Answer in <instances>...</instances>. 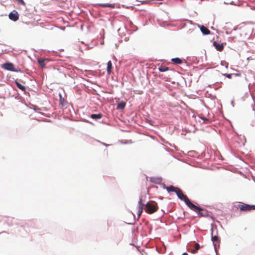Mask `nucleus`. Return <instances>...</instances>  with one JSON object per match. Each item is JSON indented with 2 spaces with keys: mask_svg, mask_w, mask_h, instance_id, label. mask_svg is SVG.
Wrapping results in <instances>:
<instances>
[{
  "mask_svg": "<svg viewBox=\"0 0 255 255\" xmlns=\"http://www.w3.org/2000/svg\"><path fill=\"white\" fill-rule=\"evenodd\" d=\"M176 193L178 197L181 200L184 201L185 203L187 205V206L190 209H192V208L196 209L195 207L194 206V204H193L192 203H191V202L190 201L189 199L187 197V196L186 195H185L183 193V192L180 188L178 189V190H177V191Z\"/></svg>",
  "mask_w": 255,
  "mask_h": 255,
  "instance_id": "f257e3e1",
  "label": "nucleus"
},
{
  "mask_svg": "<svg viewBox=\"0 0 255 255\" xmlns=\"http://www.w3.org/2000/svg\"><path fill=\"white\" fill-rule=\"evenodd\" d=\"M145 211L148 214H152L156 212L158 207L156 203L154 202H148L145 205Z\"/></svg>",
  "mask_w": 255,
  "mask_h": 255,
  "instance_id": "f03ea898",
  "label": "nucleus"
},
{
  "mask_svg": "<svg viewBox=\"0 0 255 255\" xmlns=\"http://www.w3.org/2000/svg\"><path fill=\"white\" fill-rule=\"evenodd\" d=\"M1 67L6 70L14 71V72H20V69H15L13 64L11 63H5L1 65Z\"/></svg>",
  "mask_w": 255,
  "mask_h": 255,
  "instance_id": "7ed1b4c3",
  "label": "nucleus"
},
{
  "mask_svg": "<svg viewBox=\"0 0 255 255\" xmlns=\"http://www.w3.org/2000/svg\"><path fill=\"white\" fill-rule=\"evenodd\" d=\"M194 206L195 207L196 209L192 208L190 209L198 213V216H199L200 217H206V216H207L208 213L206 210L195 205H194Z\"/></svg>",
  "mask_w": 255,
  "mask_h": 255,
  "instance_id": "20e7f679",
  "label": "nucleus"
},
{
  "mask_svg": "<svg viewBox=\"0 0 255 255\" xmlns=\"http://www.w3.org/2000/svg\"><path fill=\"white\" fill-rule=\"evenodd\" d=\"M239 208L241 211H249L252 210H255V205H250L243 203L239 205Z\"/></svg>",
  "mask_w": 255,
  "mask_h": 255,
  "instance_id": "39448f33",
  "label": "nucleus"
},
{
  "mask_svg": "<svg viewBox=\"0 0 255 255\" xmlns=\"http://www.w3.org/2000/svg\"><path fill=\"white\" fill-rule=\"evenodd\" d=\"M144 206V203H142V200L141 198L139 199L138 202L137 212V214L138 218H139L141 214L143 212V207Z\"/></svg>",
  "mask_w": 255,
  "mask_h": 255,
  "instance_id": "423d86ee",
  "label": "nucleus"
},
{
  "mask_svg": "<svg viewBox=\"0 0 255 255\" xmlns=\"http://www.w3.org/2000/svg\"><path fill=\"white\" fill-rule=\"evenodd\" d=\"M8 17L10 20L16 21L19 19V14L16 10H13L9 14Z\"/></svg>",
  "mask_w": 255,
  "mask_h": 255,
  "instance_id": "0eeeda50",
  "label": "nucleus"
},
{
  "mask_svg": "<svg viewBox=\"0 0 255 255\" xmlns=\"http://www.w3.org/2000/svg\"><path fill=\"white\" fill-rule=\"evenodd\" d=\"M212 241L213 243V244L215 246V248H216L217 244H218L219 243V239L218 238V236L217 235H213V229H212Z\"/></svg>",
  "mask_w": 255,
  "mask_h": 255,
  "instance_id": "6e6552de",
  "label": "nucleus"
},
{
  "mask_svg": "<svg viewBox=\"0 0 255 255\" xmlns=\"http://www.w3.org/2000/svg\"><path fill=\"white\" fill-rule=\"evenodd\" d=\"M213 45L216 49L219 51H222L224 49V45L223 43H218L216 41L213 42Z\"/></svg>",
  "mask_w": 255,
  "mask_h": 255,
  "instance_id": "1a4fd4ad",
  "label": "nucleus"
},
{
  "mask_svg": "<svg viewBox=\"0 0 255 255\" xmlns=\"http://www.w3.org/2000/svg\"><path fill=\"white\" fill-rule=\"evenodd\" d=\"M37 61L41 67L43 68L46 65V62L48 61V60L47 59L39 58Z\"/></svg>",
  "mask_w": 255,
  "mask_h": 255,
  "instance_id": "9d476101",
  "label": "nucleus"
},
{
  "mask_svg": "<svg viewBox=\"0 0 255 255\" xmlns=\"http://www.w3.org/2000/svg\"><path fill=\"white\" fill-rule=\"evenodd\" d=\"M200 30L202 33L204 35H208L210 33V31L209 29L204 25H202L200 27Z\"/></svg>",
  "mask_w": 255,
  "mask_h": 255,
  "instance_id": "9b49d317",
  "label": "nucleus"
},
{
  "mask_svg": "<svg viewBox=\"0 0 255 255\" xmlns=\"http://www.w3.org/2000/svg\"><path fill=\"white\" fill-rule=\"evenodd\" d=\"M178 189L179 188L174 187L173 185H170L166 187V189L168 192H174L175 193L177 192Z\"/></svg>",
  "mask_w": 255,
  "mask_h": 255,
  "instance_id": "f8f14e48",
  "label": "nucleus"
},
{
  "mask_svg": "<svg viewBox=\"0 0 255 255\" xmlns=\"http://www.w3.org/2000/svg\"><path fill=\"white\" fill-rule=\"evenodd\" d=\"M99 5L103 7L114 8L115 6V4L114 3H99Z\"/></svg>",
  "mask_w": 255,
  "mask_h": 255,
  "instance_id": "ddd939ff",
  "label": "nucleus"
},
{
  "mask_svg": "<svg viewBox=\"0 0 255 255\" xmlns=\"http://www.w3.org/2000/svg\"><path fill=\"white\" fill-rule=\"evenodd\" d=\"M112 63L111 61H108L107 63V71L108 75H110L112 72Z\"/></svg>",
  "mask_w": 255,
  "mask_h": 255,
  "instance_id": "4468645a",
  "label": "nucleus"
},
{
  "mask_svg": "<svg viewBox=\"0 0 255 255\" xmlns=\"http://www.w3.org/2000/svg\"><path fill=\"white\" fill-rule=\"evenodd\" d=\"M174 64L179 65L182 63V60L179 58H174L171 59Z\"/></svg>",
  "mask_w": 255,
  "mask_h": 255,
  "instance_id": "2eb2a0df",
  "label": "nucleus"
},
{
  "mask_svg": "<svg viewBox=\"0 0 255 255\" xmlns=\"http://www.w3.org/2000/svg\"><path fill=\"white\" fill-rule=\"evenodd\" d=\"M126 106V103L124 102H121L119 103L117 106V109L123 110Z\"/></svg>",
  "mask_w": 255,
  "mask_h": 255,
  "instance_id": "dca6fc26",
  "label": "nucleus"
},
{
  "mask_svg": "<svg viewBox=\"0 0 255 255\" xmlns=\"http://www.w3.org/2000/svg\"><path fill=\"white\" fill-rule=\"evenodd\" d=\"M15 84H16V86H17V87H18L19 89H20V90H22V91H25V89H26L25 87L24 86L22 85L21 84H20V83L17 81V80H16L15 81Z\"/></svg>",
  "mask_w": 255,
  "mask_h": 255,
  "instance_id": "f3484780",
  "label": "nucleus"
},
{
  "mask_svg": "<svg viewBox=\"0 0 255 255\" xmlns=\"http://www.w3.org/2000/svg\"><path fill=\"white\" fill-rule=\"evenodd\" d=\"M91 118L93 119H100L102 118V115L101 114H92Z\"/></svg>",
  "mask_w": 255,
  "mask_h": 255,
  "instance_id": "a211bd4d",
  "label": "nucleus"
},
{
  "mask_svg": "<svg viewBox=\"0 0 255 255\" xmlns=\"http://www.w3.org/2000/svg\"><path fill=\"white\" fill-rule=\"evenodd\" d=\"M158 69L159 71L163 72L168 71L169 70V68L165 66H161L159 67Z\"/></svg>",
  "mask_w": 255,
  "mask_h": 255,
  "instance_id": "6ab92c4d",
  "label": "nucleus"
},
{
  "mask_svg": "<svg viewBox=\"0 0 255 255\" xmlns=\"http://www.w3.org/2000/svg\"><path fill=\"white\" fill-rule=\"evenodd\" d=\"M19 3L23 5V6H25L26 3L23 0H16Z\"/></svg>",
  "mask_w": 255,
  "mask_h": 255,
  "instance_id": "aec40b11",
  "label": "nucleus"
},
{
  "mask_svg": "<svg viewBox=\"0 0 255 255\" xmlns=\"http://www.w3.org/2000/svg\"><path fill=\"white\" fill-rule=\"evenodd\" d=\"M224 75L226 76L229 79H231L232 77V74H225Z\"/></svg>",
  "mask_w": 255,
  "mask_h": 255,
  "instance_id": "412c9836",
  "label": "nucleus"
},
{
  "mask_svg": "<svg viewBox=\"0 0 255 255\" xmlns=\"http://www.w3.org/2000/svg\"><path fill=\"white\" fill-rule=\"evenodd\" d=\"M200 247L199 244L197 243L195 245V248L196 250H198L200 249Z\"/></svg>",
  "mask_w": 255,
  "mask_h": 255,
  "instance_id": "4be33fe9",
  "label": "nucleus"
},
{
  "mask_svg": "<svg viewBox=\"0 0 255 255\" xmlns=\"http://www.w3.org/2000/svg\"><path fill=\"white\" fill-rule=\"evenodd\" d=\"M197 250H196L195 249V250H192L191 253H192V254H196V253H197Z\"/></svg>",
  "mask_w": 255,
  "mask_h": 255,
  "instance_id": "5701e85b",
  "label": "nucleus"
},
{
  "mask_svg": "<svg viewBox=\"0 0 255 255\" xmlns=\"http://www.w3.org/2000/svg\"><path fill=\"white\" fill-rule=\"evenodd\" d=\"M182 255H188V254L186 253H184Z\"/></svg>",
  "mask_w": 255,
  "mask_h": 255,
  "instance_id": "b1692460",
  "label": "nucleus"
},
{
  "mask_svg": "<svg viewBox=\"0 0 255 255\" xmlns=\"http://www.w3.org/2000/svg\"><path fill=\"white\" fill-rule=\"evenodd\" d=\"M203 120H208L207 119H206V118H202Z\"/></svg>",
  "mask_w": 255,
  "mask_h": 255,
  "instance_id": "393cba45",
  "label": "nucleus"
}]
</instances>
